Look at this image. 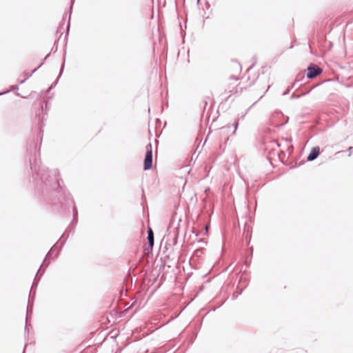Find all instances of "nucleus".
I'll return each mask as SVG.
<instances>
[{"instance_id":"9d476101","label":"nucleus","mask_w":353,"mask_h":353,"mask_svg":"<svg viewBox=\"0 0 353 353\" xmlns=\"http://www.w3.org/2000/svg\"><path fill=\"white\" fill-rule=\"evenodd\" d=\"M32 308L30 307V305L28 304V307H27V315H26V322L28 321V316H29V312H30Z\"/></svg>"},{"instance_id":"20e7f679","label":"nucleus","mask_w":353,"mask_h":353,"mask_svg":"<svg viewBox=\"0 0 353 353\" xmlns=\"http://www.w3.org/2000/svg\"><path fill=\"white\" fill-rule=\"evenodd\" d=\"M322 72L321 68L318 66H310L307 68V77L308 79H313Z\"/></svg>"},{"instance_id":"6ab92c4d","label":"nucleus","mask_w":353,"mask_h":353,"mask_svg":"<svg viewBox=\"0 0 353 353\" xmlns=\"http://www.w3.org/2000/svg\"><path fill=\"white\" fill-rule=\"evenodd\" d=\"M74 0H72V4L74 3Z\"/></svg>"},{"instance_id":"f257e3e1","label":"nucleus","mask_w":353,"mask_h":353,"mask_svg":"<svg viewBox=\"0 0 353 353\" xmlns=\"http://www.w3.org/2000/svg\"><path fill=\"white\" fill-rule=\"evenodd\" d=\"M30 167L33 172L36 173L37 175L39 176L41 180L43 182H46L48 181V178H51L52 176L48 174L49 170L47 168H45L41 165H38L37 162L32 163L30 161Z\"/></svg>"},{"instance_id":"dca6fc26","label":"nucleus","mask_w":353,"mask_h":353,"mask_svg":"<svg viewBox=\"0 0 353 353\" xmlns=\"http://www.w3.org/2000/svg\"><path fill=\"white\" fill-rule=\"evenodd\" d=\"M7 92H8V90H7V91H6V92H2V93H0V95L3 94H6V93H7Z\"/></svg>"},{"instance_id":"a211bd4d","label":"nucleus","mask_w":353,"mask_h":353,"mask_svg":"<svg viewBox=\"0 0 353 353\" xmlns=\"http://www.w3.org/2000/svg\"><path fill=\"white\" fill-rule=\"evenodd\" d=\"M69 27H70V24L68 23V26H67L68 30H69Z\"/></svg>"},{"instance_id":"ddd939ff","label":"nucleus","mask_w":353,"mask_h":353,"mask_svg":"<svg viewBox=\"0 0 353 353\" xmlns=\"http://www.w3.org/2000/svg\"><path fill=\"white\" fill-rule=\"evenodd\" d=\"M300 97V95H296L295 94H292L291 95V99H296V98H299Z\"/></svg>"},{"instance_id":"f3484780","label":"nucleus","mask_w":353,"mask_h":353,"mask_svg":"<svg viewBox=\"0 0 353 353\" xmlns=\"http://www.w3.org/2000/svg\"><path fill=\"white\" fill-rule=\"evenodd\" d=\"M272 143L276 145L278 147L279 146V144L276 142H273Z\"/></svg>"},{"instance_id":"4468645a","label":"nucleus","mask_w":353,"mask_h":353,"mask_svg":"<svg viewBox=\"0 0 353 353\" xmlns=\"http://www.w3.org/2000/svg\"><path fill=\"white\" fill-rule=\"evenodd\" d=\"M348 150H349L350 152H351L353 150V148L352 147H350Z\"/></svg>"},{"instance_id":"0eeeda50","label":"nucleus","mask_w":353,"mask_h":353,"mask_svg":"<svg viewBox=\"0 0 353 353\" xmlns=\"http://www.w3.org/2000/svg\"><path fill=\"white\" fill-rule=\"evenodd\" d=\"M37 70V68H35V69H34V70H32V72H30V73H29V72H24L25 79H23V80L21 81H20V83H24V82H25V81H26V79H28V78H30V77L32 75V74H33L34 72H36V70Z\"/></svg>"},{"instance_id":"2eb2a0df","label":"nucleus","mask_w":353,"mask_h":353,"mask_svg":"<svg viewBox=\"0 0 353 353\" xmlns=\"http://www.w3.org/2000/svg\"><path fill=\"white\" fill-rule=\"evenodd\" d=\"M63 64L61 66V72H60V74H61L62 71H63ZM61 74H59L60 76Z\"/></svg>"},{"instance_id":"7ed1b4c3","label":"nucleus","mask_w":353,"mask_h":353,"mask_svg":"<svg viewBox=\"0 0 353 353\" xmlns=\"http://www.w3.org/2000/svg\"><path fill=\"white\" fill-rule=\"evenodd\" d=\"M152 167V150L151 143L146 145V152L143 161V168L145 170H150Z\"/></svg>"},{"instance_id":"f8f14e48","label":"nucleus","mask_w":353,"mask_h":353,"mask_svg":"<svg viewBox=\"0 0 353 353\" xmlns=\"http://www.w3.org/2000/svg\"><path fill=\"white\" fill-rule=\"evenodd\" d=\"M77 215V210L75 206L73 207V216L74 219L76 218V216Z\"/></svg>"},{"instance_id":"39448f33","label":"nucleus","mask_w":353,"mask_h":353,"mask_svg":"<svg viewBox=\"0 0 353 353\" xmlns=\"http://www.w3.org/2000/svg\"><path fill=\"white\" fill-rule=\"evenodd\" d=\"M319 154V148L318 146L314 147L310 154H308L307 159L308 161H312L315 160Z\"/></svg>"},{"instance_id":"f03ea898","label":"nucleus","mask_w":353,"mask_h":353,"mask_svg":"<svg viewBox=\"0 0 353 353\" xmlns=\"http://www.w3.org/2000/svg\"><path fill=\"white\" fill-rule=\"evenodd\" d=\"M57 245L56 244V245H54L53 246V248H51V250H50L48 252V253L47 254L46 257V259H45L44 261L43 262L42 265H41L40 269L38 270V272H37V275H36V276H35V278H34V281H33V283H32V288H31V290H30V296L32 294L33 295L35 294V290H33V288L37 287V284H38V283H39V281L40 280V276H39V274H40V271H41V267H42L44 264H46V262L47 259H48V258L51 257V256H52V254H53V252H54V251L55 250H57Z\"/></svg>"},{"instance_id":"1a4fd4ad","label":"nucleus","mask_w":353,"mask_h":353,"mask_svg":"<svg viewBox=\"0 0 353 353\" xmlns=\"http://www.w3.org/2000/svg\"><path fill=\"white\" fill-rule=\"evenodd\" d=\"M57 174H58V170H54L53 171L54 179L56 181V183L59 184V180H58L57 176Z\"/></svg>"},{"instance_id":"423d86ee","label":"nucleus","mask_w":353,"mask_h":353,"mask_svg":"<svg viewBox=\"0 0 353 353\" xmlns=\"http://www.w3.org/2000/svg\"><path fill=\"white\" fill-rule=\"evenodd\" d=\"M148 240L149 245L151 248H152L154 245V239L153 232L150 228H149L148 230Z\"/></svg>"},{"instance_id":"6e6552de","label":"nucleus","mask_w":353,"mask_h":353,"mask_svg":"<svg viewBox=\"0 0 353 353\" xmlns=\"http://www.w3.org/2000/svg\"><path fill=\"white\" fill-rule=\"evenodd\" d=\"M299 81H300V79H296L294 81V82L292 84V85H291V86H290V87H288V88H287V90L283 92V95H286V94H288L290 92V90H291V89H292V88L296 85V83H297Z\"/></svg>"},{"instance_id":"9b49d317","label":"nucleus","mask_w":353,"mask_h":353,"mask_svg":"<svg viewBox=\"0 0 353 353\" xmlns=\"http://www.w3.org/2000/svg\"><path fill=\"white\" fill-rule=\"evenodd\" d=\"M238 125H239L238 121H236V122L233 124L234 128V132H233V134H234L236 133V129H237V128H238Z\"/></svg>"}]
</instances>
